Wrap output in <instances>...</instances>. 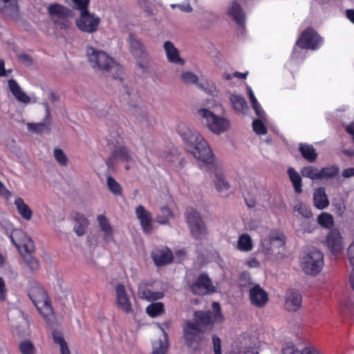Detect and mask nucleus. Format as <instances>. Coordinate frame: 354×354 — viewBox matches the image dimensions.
<instances>
[{
	"mask_svg": "<svg viewBox=\"0 0 354 354\" xmlns=\"http://www.w3.org/2000/svg\"><path fill=\"white\" fill-rule=\"evenodd\" d=\"M177 132L181 137L186 151L196 160L207 165L214 162V156L209 145L203 136L191 125L180 122Z\"/></svg>",
	"mask_w": 354,
	"mask_h": 354,
	"instance_id": "obj_1",
	"label": "nucleus"
},
{
	"mask_svg": "<svg viewBox=\"0 0 354 354\" xmlns=\"http://www.w3.org/2000/svg\"><path fill=\"white\" fill-rule=\"evenodd\" d=\"M223 319L220 305L217 302L212 303V311L196 312L195 321L196 324L187 322L184 327V336L186 342L192 346L194 342L200 339V334L202 333L200 326H209L215 323H221Z\"/></svg>",
	"mask_w": 354,
	"mask_h": 354,
	"instance_id": "obj_2",
	"label": "nucleus"
},
{
	"mask_svg": "<svg viewBox=\"0 0 354 354\" xmlns=\"http://www.w3.org/2000/svg\"><path fill=\"white\" fill-rule=\"evenodd\" d=\"M285 237L277 230H270L261 239L262 252L269 257L281 258L284 254Z\"/></svg>",
	"mask_w": 354,
	"mask_h": 354,
	"instance_id": "obj_3",
	"label": "nucleus"
},
{
	"mask_svg": "<svg viewBox=\"0 0 354 354\" xmlns=\"http://www.w3.org/2000/svg\"><path fill=\"white\" fill-rule=\"evenodd\" d=\"M86 57L91 66L96 71L105 72L112 69L118 71V64L105 51L88 47L86 49Z\"/></svg>",
	"mask_w": 354,
	"mask_h": 354,
	"instance_id": "obj_4",
	"label": "nucleus"
},
{
	"mask_svg": "<svg viewBox=\"0 0 354 354\" xmlns=\"http://www.w3.org/2000/svg\"><path fill=\"white\" fill-rule=\"evenodd\" d=\"M324 265V254L316 248L308 250L300 257V268L308 275H317L321 272Z\"/></svg>",
	"mask_w": 354,
	"mask_h": 354,
	"instance_id": "obj_5",
	"label": "nucleus"
},
{
	"mask_svg": "<svg viewBox=\"0 0 354 354\" xmlns=\"http://www.w3.org/2000/svg\"><path fill=\"white\" fill-rule=\"evenodd\" d=\"M198 116L205 123L209 130L214 134L220 135L230 127V122L227 118L216 115L211 110L202 108L198 111Z\"/></svg>",
	"mask_w": 354,
	"mask_h": 354,
	"instance_id": "obj_6",
	"label": "nucleus"
},
{
	"mask_svg": "<svg viewBox=\"0 0 354 354\" xmlns=\"http://www.w3.org/2000/svg\"><path fill=\"white\" fill-rule=\"evenodd\" d=\"M30 297L40 314L46 319H50L53 315V309L48 302L46 292L40 287L32 288Z\"/></svg>",
	"mask_w": 354,
	"mask_h": 354,
	"instance_id": "obj_7",
	"label": "nucleus"
},
{
	"mask_svg": "<svg viewBox=\"0 0 354 354\" xmlns=\"http://www.w3.org/2000/svg\"><path fill=\"white\" fill-rule=\"evenodd\" d=\"M186 218L192 234L196 239H203L207 231L200 213L195 209L189 207L186 211Z\"/></svg>",
	"mask_w": 354,
	"mask_h": 354,
	"instance_id": "obj_8",
	"label": "nucleus"
},
{
	"mask_svg": "<svg viewBox=\"0 0 354 354\" xmlns=\"http://www.w3.org/2000/svg\"><path fill=\"white\" fill-rule=\"evenodd\" d=\"M213 183L221 197L227 198L232 194L231 185L224 175L223 168L218 164H214L212 169Z\"/></svg>",
	"mask_w": 354,
	"mask_h": 354,
	"instance_id": "obj_9",
	"label": "nucleus"
},
{
	"mask_svg": "<svg viewBox=\"0 0 354 354\" xmlns=\"http://www.w3.org/2000/svg\"><path fill=\"white\" fill-rule=\"evenodd\" d=\"M10 239L21 254L32 253L35 250L32 240L22 230H13L10 233Z\"/></svg>",
	"mask_w": 354,
	"mask_h": 354,
	"instance_id": "obj_10",
	"label": "nucleus"
},
{
	"mask_svg": "<svg viewBox=\"0 0 354 354\" xmlns=\"http://www.w3.org/2000/svg\"><path fill=\"white\" fill-rule=\"evenodd\" d=\"M100 22V18L95 14L84 11L76 19L75 24L80 30L92 33L97 30Z\"/></svg>",
	"mask_w": 354,
	"mask_h": 354,
	"instance_id": "obj_11",
	"label": "nucleus"
},
{
	"mask_svg": "<svg viewBox=\"0 0 354 354\" xmlns=\"http://www.w3.org/2000/svg\"><path fill=\"white\" fill-rule=\"evenodd\" d=\"M322 38L312 28L304 31L296 44L302 48L315 50L322 44Z\"/></svg>",
	"mask_w": 354,
	"mask_h": 354,
	"instance_id": "obj_12",
	"label": "nucleus"
},
{
	"mask_svg": "<svg viewBox=\"0 0 354 354\" xmlns=\"http://www.w3.org/2000/svg\"><path fill=\"white\" fill-rule=\"evenodd\" d=\"M8 86L10 92L18 102L24 105L37 102L36 98L29 96L16 80L13 79L9 80L8 81Z\"/></svg>",
	"mask_w": 354,
	"mask_h": 354,
	"instance_id": "obj_13",
	"label": "nucleus"
},
{
	"mask_svg": "<svg viewBox=\"0 0 354 354\" xmlns=\"http://www.w3.org/2000/svg\"><path fill=\"white\" fill-rule=\"evenodd\" d=\"M0 12L9 20H18L20 10L17 0H0Z\"/></svg>",
	"mask_w": 354,
	"mask_h": 354,
	"instance_id": "obj_14",
	"label": "nucleus"
},
{
	"mask_svg": "<svg viewBox=\"0 0 354 354\" xmlns=\"http://www.w3.org/2000/svg\"><path fill=\"white\" fill-rule=\"evenodd\" d=\"M250 303L258 308L263 307L268 301V292L259 284H254L249 288Z\"/></svg>",
	"mask_w": 354,
	"mask_h": 354,
	"instance_id": "obj_15",
	"label": "nucleus"
},
{
	"mask_svg": "<svg viewBox=\"0 0 354 354\" xmlns=\"http://www.w3.org/2000/svg\"><path fill=\"white\" fill-rule=\"evenodd\" d=\"M191 289L194 294L206 295L215 291L210 279L205 274H200L192 284Z\"/></svg>",
	"mask_w": 354,
	"mask_h": 354,
	"instance_id": "obj_16",
	"label": "nucleus"
},
{
	"mask_svg": "<svg viewBox=\"0 0 354 354\" xmlns=\"http://www.w3.org/2000/svg\"><path fill=\"white\" fill-rule=\"evenodd\" d=\"M115 297L118 308L126 313L132 312L131 303L130 296L127 293L125 287L118 283L115 286Z\"/></svg>",
	"mask_w": 354,
	"mask_h": 354,
	"instance_id": "obj_17",
	"label": "nucleus"
},
{
	"mask_svg": "<svg viewBox=\"0 0 354 354\" xmlns=\"http://www.w3.org/2000/svg\"><path fill=\"white\" fill-rule=\"evenodd\" d=\"M47 12L54 23H58V19L73 15V11L70 8L57 3L50 4L47 7Z\"/></svg>",
	"mask_w": 354,
	"mask_h": 354,
	"instance_id": "obj_18",
	"label": "nucleus"
},
{
	"mask_svg": "<svg viewBox=\"0 0 354 354\" xmlns=\"http://www.w3.org/2000/svg\"><path fill=\"white\" fill-rule=\"evenodd\" d=\"M136 214L144 232L150 234L153 230L152 216L150 212L142 205H139L136 209Z\"/></svg>",
	"mask_w": 354,
	"mask_h": 354,
	"instance_id": "obj_19",
	"label": "nucleus"
},
{
	"mask_svg": "<svg viewBox=\"0 0 354 354\" xmlns=\"http://www.w3.org/2000/svg\"><path fill=\"white\" fill-rule=\"evenodd\" d=\"M151 258L157 266L171 263L173 260L171 251L167 247L156 248L151 252Z\"/></svg>",
	"mask_w": 354,
	"mask_h": 354,
	"instance_id": "obj_20",
	"label": "nucleus"
},
{
	"mask_svg": "<svg viewBox=\"0 0 354 354\" xmlns=\"http://www.w3.org/2000/svg\"><path fill=\"white\" fill-rule=\"evenodd\" d=\"M302 298L301 293L295 290L287 292L285 298V308L290 312L297 311L301 306Z\"/></svg>",
	"mask_w": 354,
	"mask_h": 354,
	"instance_id": "obj_21",
	"label": "nucleus"
},
{
	"mask_svg": "<svg viewBox=\"0 0 354 354\" xmlns=\"http://www.w3.org/2000/svg\"><path fill=\"white\" fill-rule=\"evenodd\" d=\"M163 48L169 62L180 66L185 64V59L180 56L179 50L175 47L172 42L169 41H165L163 44Z\"/></svg>",
	"mask_w": 354,
	"mask_h": 354,
	"instance_id": "obj_22",
	"label": "nucleus"
},
{
	"mask_svg": "<svg viewBox=\"0 0 354 354\" xmlns=\"http://www.w3.org/2000/svg\"><path fill=\"white\" fill-rule=\"evenodd\" d=\"M97 220L103 234V241L106 244L114 242L113 230L107 218L104 215H99Z\"/></svg>",
	"mask_w": 354,
	"mask_h": 354,
	"instance_id": "obj_23",
	"label": "nucleus"
},
{
	"mask_svg": "<svg viewBox=\"0 0 354 354\" xmlns=\"http://www.w3.org/2000/svg\"><path fill=\"white\" fill-rule=\"evenodd\" d=\"M326 243L331 252H339L343 248L341 233L337 230L330 231L326 237Z\"/></svg>",
	"mask_w": 354,
	"mask_h": 354,
	"instance_id": "obj_24",
	"label": "nucleus"
},
{
	"mask_svg": "<svg viewBox=\"0 0 354 354\" xmlns=\"http://www.w3.org/2000/svg\"><path fill=\"white\" fill-rule=\"evenodd\" d=\"M139 297L147 301H155L162 299L164 293L162 291H153L145 283H141L138 286Z\"/></svg>",
	"mask_w": 354,
	"mask_h": 354,
	"instance_id": "obj_25",
	"label": "nucleus"
},
{
	"mask_svg": "<svg viewBox=\"0 0 354 354\" xmlns=\"http://www.w3.org/2000/svg\"><path fill=\"white\" fill-rule=\"evenodd\" d=\"M227 15L234 19L239 25H242L245 20V15L239 4L233 1L228 7Z\"/></svg>",
	"mask_w": 354,
	"mask_h": 354,
	"instance_id": "obj_26",
	"label": "nucleus"
},
{
	"mask_svg": "<svg viewBox=\"0 0 354 354\" xmlns=\"http://www.w3.org/2000/svg\"><path fill=\"white\" fill-rule=\"evenodd\" d=\"M313 203L315 207L323 209L329 205V201L323 187L317 188L313 194Z\"/></svg>",
	"mask_w": 354,
	"mask_h": 354,
	"instance_id": "obj_27",
	"label": "nucleus"
},
{
	"mask_svg": "<svg viewBox=\"0 0 354 354\" xmlns=\"http://www.w3.org/2000/svg\"><path fill=\"white\" fill-rule=\"evenodd\" d=\"M129 45L131 49V52L133 55L136 57H141L145 53V47L140 42L139 39L135 37L133 35H129Z\"/></svg>",
	"mask_w": 354,
	"mask_h": 354,
	"instance_id": "obj_28",
	"label": "nucleus"
},
{
	"mask_svg": "<svg viewBox=\"0 0 354 354\" xmlns=\"http://www.w3.org/2000/svg\"><path fill=\"white\" fill-rule=\"evenodd\" d=\"M15 205L19 214L26 221L31 219L32 211L21 198H16L15 200Z\"/></svg>",
	"mask_w": 354,
	"mask_h": 354,
	"instance_id": "obj_29",
	"label": "nucleus"
},
{
	"mask_svg": "<svg viewBox=\"0 0 354 354\" xmlns=\"http://www.w3.org/2000/svg\"><path fill=\"white\" fill-rule=\"evenodd\" d=\"M230 100L233 108L238 113L245 114L248 111V107L242 96L237 94H232Z\"/></svg>",
	"mask_w": 354,
	"mask_h": 354,
	"instance_id": "obj_30",
	"label": "nucleus"
},
{
	"mask_svg": "<svg viewBox=\"0 0 354 354\" xmlns=\"http://www.w3.org/2000/svg\"><path fill=\"white\" fill-rule=\"evenodd\" d=\"M299 151L303 157L308 162H314L316 160L317 153L312 145L301 143L299 145Z\"/></svg>",
	"mask_w": 354,
	"mask_h": 354,
	"instance_id": "obj_31",
	"label": "nucleus"
},
{
	"mask_svg": "<svg viewBox=\"0 0 354 354\" xmlns=\"http://www.w3.org/2000/svg\"><path fill=\"white\" fill-rule=\"evenodd\" d=\"M237 248L243 252L251 251L253 248L252 238L247 233H243L239 236L237 242Z\"/></svg>",
	"mask_w": 354,
	"mask_h": 354,
	"instance_id": "obj_32",
	"label": "nucleus"
},
{
	"mask_svg": "<svg viewBox=\"0 0 354 354\" xmlns=\"http://www.w3.org/2000/svg\"><path fill=\"white\" fill-rule=\"evenodd\" d=\"M52 335L54 342L59 346L60 354H71L69 348L62 333L59 331L54 330Z\"/></svg>",
	"mask_w": 354,
	"mask_h": 354,
	"instance_id": "obj_33",
	"label": "nucleus"
},
{
	"mask_svg": "<svg viewBox=\"0 0 354 354\" xmlns=\"http://www.w3.org/2000/svg\"><path fill=\"white\" fill-rule=\"evenodd\" d=\"M162 339L156 340L153 342V351L151 354H166L167 351V335L162 330Z\"/></svg>",
	"mask_w": 354,
	"mask_h": 354,
	"instance_id": "obj_34",
	"label": "nucleus"
},
{
	"mask_svg": "<svg viewBox=\"0 0 354 354\" xmlns=\"http://www.w3.org/2000/svg\"><path fill=\"white\" fill-rule=\"evenodd\" d=\"M288 174L295 192L300 194L302 192V181L299 174L293 168H289L288 169Z\"/></svg>",
	"mask_w": 354,
	"mask_h": 354,
	"instance_id": "obj_35",
	"label": "nucleus"
},
{
	"mask_svg": "<svg viewBox=\"0 0 354 354\" xmlns=\"http://www.w3.org/2000/svg\"><path fill=\"white\" fill-rule=\"evenodd\" d=\"M293 209L305 218H310L313 216L310 207L301 201H297L295 204Z\"/></svg>",
	"mask_w": 354,
	"mask_h": 354,
	"instance_id": "obj_36",
	"label": "nucleus"
},
{
	"mask_svg": "<svg viewBox=\"0 0 354 354\" xmlns=\"http://www.w3.org/2000/svg\"><path fill=\"white\" fill-rule=\"evenodd\" d=\"M164 310V305L162 302L151 304L146 308L147 313L151 317H156L162 315Z\"/></svg>",
	"mask_w": 354,
	"mask_h": 354,
	"instance_id": "obj_37",
	"label": "nucleus"
},
{
	"mask_svg": "<svg viewBox=\"0 0 354 354\" xmlns=\"http://www.w3.org/2000/svg\"><path fill=\"white\" fill-rule=\"evenodd\" d=\"M333 216L327 212H322L317 217V223L324 228H331L333 226Z\"/></svg>",
	"mask_w": 354,
	"mask_h": 354,
	"instance_id": "obj_38",
	"label": "nucleus"
},
{
	"mask_svg": "<svg viewBox=\"0 0 354 354\" xmlns=\"http://www.w3.org/2000/svg\"><path fill=\"white\" fill-rule=\"evenodd\" d=\"M320 179L333 178L339 173V167L336 165H330L319 170Z\"/></svg>",
	"mask_w": 354,
	"mask_h": 354,
	"instance_id": "obj_39",
	"label": "nucleus"
},
{
	"mask_svg": "<svg viewBox=\"0 0 354 354\" xmlns=\"http://www.w3.org/2000/svg\"><path fill=\"white\" fill-rule=\"evenodd\" d=\"M304 177L310 178L312 180L320 179L319 170L313 166H307L304 167L301 171Z\"/></svg>",
	"mask_w": 354,
	"mask_h": 354,
	"instance_id": "obj_40",
	"label": "nucleus"
},
{
	"mask_svg": "<svg viewBox=\"0 0 354 354\" xmlns=\"http://www.w3.org/2000/svg\"><path fill=\"white\" fill-rule=\"evenodd\" d=\"M172 217L171 210L167 207H162L160 208V214L156 217V221L160 224H167Z\"/></svg>",
	"mask_w": 354,
	"mask_h": 354,
	"instance_id": "obj_41",
	"label": "nucleus"
},
{
	"mask_svg": "<svg viewBox=\"0 0 354 354\" xmlns=\"http://www.w3.org/2000/svg\"><path fill=\"white\" fill-rule=\"evenodd\" d=\"M106 185L109 191L114 195H121L122 187L111 176L106 178Z\"/></svg>",
	"mask_w": 354,
	"mask_h": 354,
	"instance_id": "obj_42",
	"label": "nucleus"
},
{
	"mask_svg": "<svg viewBox=\"0 0 354 354\" xmlns=\"http://www.w3.org/2000/svg\"><path fill=\"white\" fill-rule=\"evenodd\" d=\"M19 348L22 354H36V348L29 340L21 341L19 343Z\"/></svg>",
	"mask_w": 354,
	"mask_h": 354,
	"instance_id": "obj_43",
	"label": "nucleus"
},
{
	"mask_svg": "<svg viewBox=\"0 0 354 354\" xmlns=\"http://www.w3.org/2000/svg\"><path fill=\"white\" fill-rule=\"evenodd\" d=\"M180 80L185 84H195L198 82V77L192 71H184L181 73Z\"/></svg>",
	"mask_w": 354,
	"mask_h": 354,
	"instance_id": "obj_44",
	"label": "nucleus"
},
{
	"mask_svg": "<svg viewBox=\"0 0 354 354\" xmlns=\"http://www.w3.org/2000/svg\"><path fill=\"white\" fill-rule=\"evenodd\" d=\"M267 120L264 121L261 119L254 120L252 122L253 131L258 135H265L267 133L266 124Z\"/></svg>",
	"mask_w": 354,
	"mask_h": 354,
	"instance_id": "obj_45",
	"label": "nucleus"
},
{
	"mask_svg": "<svg viewBox=\"0 0 354 354\" xmlns=\"http://www.w3.org/2000/svg\"><path fill=\"white\" fill-rule=\"evenodd\" d=\"M53 156L56 162L62 167H66L68 165V158L65 153L60 149L56 148L53 151Z\"/></svg>",
	"mask_w": 354,
	"mask_h": 354,
	"instance_id": "obj_46",
	"label": "nucleus"
},
{
	"mask_svg": "<svg viewBox=\"0 0 354 354\" xmlns=\"http://www.w3.org/2000/svg\"><path fill=\"white\" fill-rule=\"evenodd\" d=\"M115 153L118 158L123 161L129 162L132 160V155L125 147H120L115 150Z\"/></svg>",
	"mask_w": 354,
	"mask_h": 354,
	"instance_id": "obj_47",
	"label": "nucleus"
},
{
	"mask_svg": "<svg viewBox=\"0 0 354 354\" xmlns=\"http://www.w3.org/2000/svg\"><path fill=\"white\" fill-rule=\"evenodd\" d=\"M48 128L47 123L38 122V123H27V129L30 132L35 133H41Z\"/></svg>",
	"mask_w": 354,
	"mask_h": 354,
	"instance_id": "obj_48",
	"label": "nucleus"
},
{
	"mask_svg": "<svg viewBox=\"0 0 354 354\" xmlns=\"http://www.w3.org/2000/svg\"><path fill=\"white\" fill-rule=\"evenodd\" d=\"M24 254V260L27 266L32 270H36L39 268V263L37 259L31 255V253H25Z\"/></svg>",
	"mask_w": 354,
	"mask_h": 354,
	"instance_id": "obj_49",
	"label": "nucleus"
},
{
	"mask_svg": "<svg viewBox=\"0 0 354 354\" xmlns=\"http://www.w3.org/2000/svg\"><path fill=\"white\" fill-rule=\"evenodd\" d=\"M239 282L241 286L248 287L249 288L254 284L252 283L250 274L245 272L241 274Z\"/></svg>",
	"mask_w": 354,
	"mask_h": 354,
	"instance_id": "obj_50",
	"label": "nucleus"
},
{
	"mask_svg": "<svg viewBox=\"0 0 354 354\" xmlns=\"http://www.w3.org/2000/svg\"><path fill=\"white\" fill-rule=\"evenodd\" d=\"M75 8L80 11V13L84 11H88V7L90 3V0H72Z\"/></svg>",
	"mask_w": 354,
	"mask_h": 354,
	"instance_id": "obj_51",
	"label": "nucleus"
},
{
	"mask_svg": "<svg viewBox=\"0 0 354 354\" xmlns=\"http://www.w3.org/2000/svg\"><path fill=\"white\" fill-rule=\"evenodd\" d=\"M283 354H304L292 344H287L282 349Z\"/></svg>",
	"mask_w": 354,
	"mask_h": 354,
	"instance_id": "obj_52",
	"label": "nucleus"
},
{
	"mask_svg": "<svg viewBox=\"0 0 354 354\" xmlns=\"http://www.w3.org/2000/svg\"><path fill=\"white\" fill-rule=\"evenodd\" d=\"M252 107L256 113V115L258 116V119L263 120L264 121L266 120V115L262 107L261 106L260 104L258 102L257 104H254L252 105Z\"/></svg>",
	"mask_w": 354,
	"mask_h": 354,
	"instance_id": "obj_53",
	"label": "nucleus"
},
{
	"mask_svg": "<svg viewBox=\"0 0 354 354\" xmlns=\"http://www.w3.org/2000/svg\"><path fill=\"white\" fill-rule=\"evenodd\" d=\"M7 297V288L4 279L0 277V300H6Z\"/></svg>",
	"mask_w": 354,
	"mask_h": 354,
	"instance_id": "obj_54",
	"label": "nucleus"
},
{
	"mask_svg": "<svg viewBox=\"0 0 354 354\" xmlns=\"http://www.w3.org/2000/svg\"><path fill=\"white\" fill-rule=\"evenodd\" d=\"M347 254L350 263L354 269V241L351 243L347 250Z\"/></svg>",
	"mask_w": 354,
	"mask_h": 354,
	"instance_id": "obj_55",
	"label": "nucleus"
},
{
	"mask_svg": "<svg viewBox=\"0 0 354 354\" xmlns=\"http://www.w3.org/2000/svg\"><path fill=\"white\" fill-rule=\"evenodd\" d=\"M214 351L215 354H222L221 342L218 337H213Z\"/></svg>",
	"mask_w": 354,
	"mask_h": 354,
	"instance_id": "obj_56",
	"label": "nucleus"
},
{
	"mask_svg": "<svg viewBox=\"0 0 354 354\" xmlns=\"http://www.w3.org/2000/svg\"><path fill=\"white\" fill-rule=\"evenodd\" d=\"M335 213L339 216H342L344 215L345 211H346V206L342 203H337L335 204Z\"/></svg>",
	"mask_w": 354,
	"mask_h": 354,
	"instance_id": "obj_57",
	"label": "nucleus"
},
{
	"mask_svg": "<svg viewBox=\"0 0 354 354\" xmlns=\"http://www.w3.org/2000/svg\"><path fill=\"white\" fill-rule=\"evenodd\" d=\"M11 193L6 189L4 185L0 181V196L8 200Z\"/></svg>",
	"mask_w": 354,
	"mask_h": 354,
	"instance_id": "obj_58",
	"label": "nucleus"
},
{
	"mask_svg": "<svg viewBox=\"0 0 354 354\" xmlns=\"http://www.w3.org/2000/svg\"><path fill=\"white\" fill-rule=\"evenodd\" d=\"M172 8L178 7L182 11L185 12H189L192 11V8L189 3H182L177 5H171Z\"/></svg>",
	"mask_w": 354,
	"mask_h": 354,
	"instance_id": "obj_59",
	"label": "nucleus"
},
{
	"mask_svg": "<svg viewBox=\"0 0 354 354\" xmlns=\"http://www.w3.org/2000/svg\"><path fill=\"white\" fill-rule=\"evenodd\" d=\"M245 264L248 268H258L260 265L259 262L254 258H252L245 261Z\"/></svg>",
	"mask_w": 354,
	"mask_h": 354,
	"instance_id": "obj_60",
	"label": "nucleus"
},
{
	"mask_svg": "<svg viewBox=\"0 0 354 354\" xmlns=\"http://www.w3.org/2000/svg\"><path fill=\"white\" fill-rule=\"evenodd\" d=\"M60 28L67 29L70 27L71 23L68 20L64 19H58V23H55Z\"/></svg>",
	"mask_w": 354,
	"mask_h": 354,
	"instance_id": "obj_61",
	"label": "nucleus"
},
{
	"mask_svg": "<svg viewBox=\"0 0 354 354\" xmlns=\"http://www.w3.org/2000/svg\"><path fill=\"white\" fill-rule=\"evenodd\" d=\"M342 176L348 178L354 176V167L346 168L342 171Z\"/></svg>",
	"mask_w": 354,
	"mask_h": 354,
	"instance_id": "obj_62",
	"label": "nucleus"
},
{
	"mask_svg": "<svg viewBox=\"0 0 354 354\" xmlns=\"http://www.w3.org/2000/svg\"><path fill=\"white\" fill-rule=\"evenodd\" d=\"M139 4L145 9L147 12H151L150 10V0H138Z\"/></svg>",
	"mask_w": 354,
	"mask_h": 354,
	"instance_id": "obj_63",
	"label": "nucleus"
},
{
	"mask_svg": "<svg viewBox=\"0 0 354 354\" xmlns=\"http://www.w3.org/2000/svg\"><path fill=\"white\" fill-rule=\"evenodd\" d=\"M19 58L21 62H23L24 64H25L26 65H30L32 63L31 58L27 55H25V54L20 55L19 56Z\"/></svg>",
	"mask_w": 354,
	"mask_h": 354,
	"instance_id": "obj_64",
	"label": "nucleus"
}]
</instances>
